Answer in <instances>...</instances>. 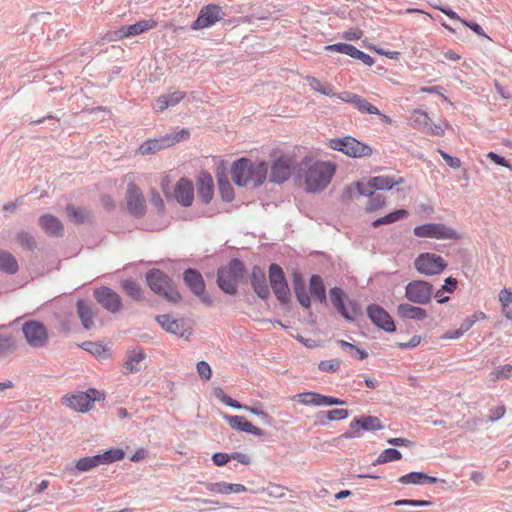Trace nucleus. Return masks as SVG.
Returning <instances> with one entry per match:
<instances>
[{
	"mask_svg": "<svg viewBox=\"0 0 512 512\" xmlns=\"http://www.w3.org/2000/svg\"><path fill=\"white\" fill-rule=\"evenodd\" d=\"M310 293L319 302L326 303V289L319 275H313L310 278Z\"/></svg>",
	"mask_w": 512,
	"mask_h": 512,
	"instance_id": "37",
	"label": "nucleus"
},
{
	"mask_svg": "<svg viewBox=\"0 0 512 512\" xmlns=\"http://www.w3.org/2000/svg\"><path fill=\"white\" fill-rule=\"evenodd\" d=\"M383 428L381 421L378 417L375 416H362L359 419H354L351 421L349 430L341 435V437L349 439V438H358L361 437V429L367 431L380 430Z\"/></svg>",
	"mask_w": 512,
	"mask_h": 512,
	"instance_id": "17",
	"label": "nucleus"
},
{
	"mask_svg": "<svg viewBox=\"0 0 512 512\" xmlns=\"http://www.w3.org/2000/svg\"><path fill=\"white\" fill-rule=\"evenodd\" d=\"M156 26L157 22L153 19L140 20L135 24L121 27L117 32H115V37L111 39L115 40L130 36H136L145 31L155 28Z\"/></svg>",
	"mask_w": 512,
	"mask_h": 512,
	"instance_id": "25",
	"label": "nucleus"
},
{
	"mask_svg": "<svg viewBox=\"0 0 512 512\" xmlns=\"http://www.w3.org/2000/svg\"><path fill=\"white\" fill-rule=\"evenodd\" d=\"M99 465H100L99 459H98L97 455H95V456H91V457L80 458L76 462L75 468L79 472H87V471L94 469L95 467H97Z\"/></svg>",
	"mask_w": 512,
	"mask_h": 512,
	"instance_id": "46",
	"label": "nucleus"
},
{
	"mask_svg": "<svg viewBox=\"0 0 512 512\" xmlns=\"http://www.w3.org/2000/svg\"><path fill=\"white\" fill-rule=\"evenodd\" d=\"M354 106L362 113L380 115L379 109L361 96H358Z\"/></svg>",
	"mask_w": 512,
	"mask_h": 512,
	"instance_id": "48",
	"label": "nucleus"
},
{
	"mask_svg": "<svg viewBox=\"0 0 512 512\" xmlns=\"http://www.w3.org/2000/svg\"><path fill=\"white\" fill-rule=\"evenodd\" d=\"M224 419L227 421V423L229 424V426L234 429V430H238V431H243V432H246V433H249V434H252L254 436H258V437H261L264 435V430H262L261 428L259 427H256L255 425H253L251 422L247 421L244 417L242 416H238V415H235V416H231V415H226L224 417Z\"/></svg>",
	"mask_w": 512,
	"mask_h": 512,
	"instance_id": "27",
	"label": "nucleus"
},
{
	"mask_svg": "<svg viewBox=\"0 0 512 512\" xmlns=\"http://www.w3.org/2000/svg\"><path fill=\"white\" fill-rule=\"evenodd\" d=\"M330 300L336 310L348 321H353L360 312V308L354 301H347L345 292L339 287L330 289Z\"/></svg>",
	"mask_w": 512,
	"mask_h": 512,
	"instance_id": "13",
	"label": "nucleus"
},
{
	"mask_svg": "<svg viewBox=\"0 0 512 512\" xmlns=\"http://www.w3.org/2000/svg\"><path fill=\"white\" fill-rule=\"evenodd\" d=\"M125 452L120 448H112L102 454H98L99 464H111L124 458Z\"/></svg>",
	"mask_w": 512,
	"mask_h": 512,
	"instance_id": "40",
	"label": "nucleus"
},
{
	"mask_svg": "<svg viewBox=\"0 0 512 512\" xmlns=\"http://www.w3.org/2000/svg\"><path fill=\"white\" fill-rule=\"evenodd\" d=\"M68 217L75 223H83L88 218V213L81 208L74 207L73 205L67 206Z\"/></svg>",
	"mask_w": 512,
	"mask_h": 512,
	"instance_id": "49",
	"label": "nucleus"
},
{
	"mask_svg": "<svg viewBox=\"0 0 512 512\" xmlns=\"http://www.w3.org/2000/svg\"><path fill=\"white\" fill-rule=\"evenodd\" d=\"M402 458L400 451L394 448L385 449L375 460L374 465H381L388 462L398 461Z\"/></svg>",
	"mask_w": 512,
	"mask_h": 512,
	"instance_id": "44",
	"label": "nucleus"
},
{
	"mask_svg": "<svg viewBox=\"0 0 512 512\" xmlns=\"http://www.w3.org/2000/svg\"><path fill=\"white\" fill-rule=\"evenodd\" d=\"M418 238H432L436 240H460L461 235L452 227L443 223H426L413 229Z\"/></svg>",
	"mask_w": 512,
	"mask_h": 512,
	"instance_id": "7",
	"label": "nucleus"
},
{
	"mask_svg": "<svg viewBox=\"0 0 512 512\" xmlns=\"http://www.w3.org/2000/svg\"><path fill=\"white\" fill-rule=\"evenodd\" d=\"M22 333L27 343L34 348H40L46 345L48 341V332L44 324L36 320H30L22 325Z\"/></svg>",
	"mask_w": 512,
	"mask_h": 512,
	"instance_id": "15",
	"label": "nucleus"
},
{
	"mask_svg": "<svg viewBox=\"0 0 512 512\" xmlns=\"http://www.w3.org/2000/svg\"><path fill=\"white\" fill-rule=\"evenodd\" d=\"M251 284L255 293L260 298H267L269 290L266 284L265 273L262 269L255 267L252 271Z\"/></svg>",
	"mask_w": 512,
	"mask_h": 512,
	"instance_id": "31",
	"label": "nucleus"
},
{
	"mask_svg": "<svg viewBox=\"0 0 512 512\" xmlns=\"http://www.w3.org/2000/svg\"><path fill=\"white\" fill-rule=\"evenodd\" d=\"M223 11L219 5L208 4L204 6L197 17L192 23L193 30H200L212 26L223 18Z\"/></svg>",
	"mask_w": 512,
	"mask_h": 512,
	"instance_id": "18",
	"label": "nucleus"
},
{
	"mask_svg": "<svg viewBox=\"0 0 512 512\" xmlns=\"http://www.w3.org/2000/svg\"><path fill=\"white\" fill-rule=\"evenodd\" d=\"M305 80L309 87L318 93H321L326 96H335L334 86L331 84H322L320 80L313 76H306Z\"/></svg>",
	"mask_w": 512,
	"mask_h": 512,
	"instance_id": "38",
	"label": "nucleus"
},
{
	"mask_svg": "<svg viewBox=\"0 0 512 512\" xmlns=\"http://www.w3.org/2000/svg\"><path fill=\"white\" fill-rule=\"evenodd\" d=\"M172 179L168 173H163L160 176V187L167 198L170 197L169 189Z\"/></svg>",
	"mask_w": 512,
	"mask_h": 512,
	"instance_id": "59",
	"label": "nucleus"
},
{
	"mask_svg": "<svg viewBox=\"0 0 512 512\" xmlns=\"http://www.w3.org/2000/svg\"><path fill=\"white\" fill-rule=\"evenodd\" d=\"M433 295V285L424 280H414L405 287V297L418 305L428 304Z\"/></svg>",
	"mask_w": 512,
	"mask_h": 512,
	"instance_id": "11",
	"label": "nucleus"
},
{
	"mask_svg": "<svg viewBox=\"0 0 512 512\" xmlns=\"http://www.w3.org/2000/svg\"><path fill=\"white\" fill-rule=\"evenodd\" d=\"M337 344L341 348L349 350V352L354 357L358 358L359 360H363V359L367 358V356H368V354L365 350H362V349L358 348L357 346H355L354 344H351L345 340H338Z\"/></svg>",
	"mask_w": 512,
	"mask_h": 512,
	"instance_id": "50",
	"label": "nucleus"
},
{
	"mask_svg": "<svg viewBox=\"0 0 512 512\" xmlns=\"http://www.w3.org/2000/svg\"><path fill=\"white\" fill-rule=\"evenodd\" d=\"M369 197L365 209L367 212H374L383 208L386 204V198L382 195H367Z\"/></svg>",
	"mask_w": 512,
	"mask_h": 512,
	"instance_id": "47",
	"label": "nucleus"
},
{
	"mask_svg": "<svg viewBox=\"0 0 512 512\" xmlns=\"http://www.w3.org/2000/svg\"><path fill=\"white\" fill-rule=\"evenodd\" d=\"M512 366L509 364L503 365L492 372L493 380H503L510 377Z\"/></svg>",
	"mask_w": 512,
	"mask_h": 512,
	"instance_id": "55",
	"label": "nucleus"
},
{
	"mask_svg": "<svg viewBox=\"0 0 512 512\" xmlns=\"http://www.w3.org/2000/svg\"><path fill=\"white\" fill-rule=\"evenodd\" d=\"M327 146L330 149L342 152L351 158L369 157L373 153V150L369 145L358 141L352 136L329 139Z\"/></svg>",
	"mask_w": 512,
	"mask_h": 512,
	"instance_id": "5",
	"label": "nucleus"
},
{
	"mask_svg": "<svg viewBox=\"0 0 512 512\" xmlns=\"http://www.w3.org/2000/svg\"><path fill=\"white\" fill-rule=\"evenodd\" d=\"M414 267L420 274L433 276L442 273L446 269L447 263L440 255L425 252L416 257Z\"/></svg>",
	"mask_w": 512,
	"mask_h": 512,
	"instance_id": "10",
	"label": "nucleus"
},
{
	"mask_svg": "<svg viewBox=\"0 0 512 512\" xmlns=\"http://www.w3.org/2000/svg\"><path fill=\"white\" fill-rule=\"evenodd\" d=\"M349 413L347 409H333L326 412V418L330 421L344 420L348 417Z\"/></svg>",
	"mask_w": 512,
	"mask_h": 512,
	"instance_id": "56",
	"label": "nucleus"
},
{
	"mask_svg": "<svg viewBox=\"0 0 512 512\" xmlns=\"http://www.w3.org/2000/svg\"><path fill=\"white\" fill-rule=\"evenodd\" d=\"M98 395L99 392L96 389H90L88 392H76L65 395L62 398V403L77 412L85 413L93 408Z\"/></svg>",
	"mask_w": 512,
	"mask_h": 512,
	"instance_id": "12",
	"label": "nucleus"
},
{
	"mask_svg": "<svg viewBox=\"0 0 512 512\" xmlns=\"http://www.w3.org/2000/svg\"><path fill=\"white\" fill-rule=\"evenodd\" d=\"M146 280L156 294L164 297L171 303H177L180 301L181 296L177 289L174 287L172 280L162 271L153 269L146 275Z\"/></svg>",
	"mask_w": 512,
	"mask_h": 512,
	"instance_id": "4",
	"label": "nucleus"
},
{
	"mask_svg": "<svg viewBox=\"0 0 512 512\" xmlns=\"http://www.w3.org/2000/svg\"><path fill=\"white\" fill-rule=\"evenodd\" d=\"M398 481L404 485L424 483L434 484L437 482V478L429 476L423 472H411L399 477Z\"/></svg>",
	"mask_w": 512,
	"mask_h": 512,
	"instance_id": "35",
	"label": "nucleus"
},
{
	"mask_svg": "<svg viewBox=\"0 0 512 512\" xmlns=\"http://www.w3.org/2000/svg\"><path fill=\"white\" fill-rule=\"evenodd\" d=\"M367 314L370 320L379 328L394 332L396 327L390 314L381 306L372 304L367 308Z\"/></svg>",
	"mask_w": 512,
	"mask_h": 512,
	"instance_id": "22",
	"label": "nucleus"
},
{
	"mask_svg": "<svg viewBox=\"0 0 512 512\" xmlns=\"http://www.w3.org/2000/svg\"><path fill=\"white\" fill-rule=\"evenodd\" d=\"M232 459L230 455L227 453H215L212 457V460L216 466H223Z\"/></svg>",
	"mask_w": 512,
	"mask_h": 512,
	"instance_id": "63",
	"label": "nucleus"
},
{
	"mask_svg": "<svg viewBox=\"0 0 512 512\" xmlns=\"http://www.w3.org/2000/svg\"><path fill=\"white\" fill-rule=\"evenodd\" d=\"M206 489L215 494H231L245 492L247 488L242 484H232L224 481L204 483Z\"/></svg>",
	"mask_w": 512,
	"mask_h": 512,
	"instance_id": "30",
	"label": "nucleus"
},
{
	"mask_svg": "<svg viewBox=\"0 0 512 512\" xmlns=\"http://www.w3.org/2000/svg\"><path fill=\"white\" fill-rule=\"evenodd\" d=\"M363 36V31L359 28H350L349 30L345 31L343 34V38L348 41H356L361 39Z\"/></svg>",
	"mask_w": 512,
	"mask_h": 512,
	"instance_id": "60",
	"label": "nucleus"
},
{
	"mask_svg": "<svg viewBox=\"0 0 512 512\" xmlns=\"http://www.w3.org/2000/svg\"><path fill=\"white\" fill-rule=\"evenodd\" d=\"M433 8H435L437 10H440L442 13L447 15L450 19L461 22L464 26L470 28L477 35H479V36H486L483 28L479 24L474 23V22H468L465 19H462L452 9H450L448 7L439 6V5H433Z\"/></svg>",
	"mask_w": 512,
	"mask_h": 512,
	"instance_id": "32",
	"label": "nucleus"
},
{
	"mask_svg": "<svg viewBox=\"0 0 512 512\" xmlns=\"http://www.w3.org/2000/svg\"><path fill=\"white\" fill-rule=\"evenodd\" d=\"M128 180L127 191H126V204L130 214L141 217L146 212V201L141 189L135 183L134 174L126 175Z\"/></svg>",
	"mask_w": 512,
	"mask_h": 512,
	"instance_id": "9",
	"label": "nucleus"
},
{
	"mask_svg": "<svg viewBox=\"0 0 512 512\" xmlns=\"http://www.w3.org/2000/svg\"><path fill=\"white\" fill-rule=\"evenodd\" d=\"M17 242L27 250H33L36 247L34 238L27 232L21 231L16 235Z\"/></svg>",
	"mask_w": 512,
	"mask_h": 512,
	"instance_id": "51",
	"label": "nucleus"
},
{
	"mask_svg": "<svg viewBox=\"0 0 512 512\" xmlns=\"http://www.w3.org/2000/svg\"><path fill=\"white\" fill-rule=\"evenodd\" d=\"M341 360L340 359H330L323 360L318 364V368L322 372L334 373L340 369Z\"/></svg>",
	"mask_w": 512,
	"mask_h": 512,
	"instance_id": "52",
	"label": "nucleus"
},
{
	"mask_svg": "<svg viewBox=\"0 0 512 512\" xmlns=\"http://www.w3.org/2000/svg\"><path fill=\"white\" fill-rule=\"evenodd\" d=\"M335 171L336 166L331 162L315 161L306 164L301 175L305 190L312 193L324 190L330 184Z\"/></svg>",
	"mask_w": 512,
	"mask_h": 512,
	"instance_id": "2",
	"label": "nucleus"
},
{
	"mask_svg": "<svg viewBox=\"0 0 512 512\" xmlns=\"http://www.w3.org/2000/svg\"><path fill=\"white\" fill-rule=\"evenodd\" d=\"M16 258L5 250H0V270L8 274H15L18 271Z\"/></svg>",
	"mask_w": 512,
	"mask_h": 512,
	"instance_id": "36",
	"label": "nucleus"
},
{
	"mask_svg": "<svg viewBox=\"0 0 512 512\" xmlns=\"http://www.w3.org/2000/svg\"><path fill=\"white\" fill-rule=\"evenodd\" d=\"M440 155L445 160L447 165L452 168H459L461 166V161L459 158H455L444 152L443 150H439Z\"/></svg>",
	"mask_w": 512,
	"mask_h": 512,
	"instance_id": "62",
	"label": "nucleus"
},
{
	"mask_svg": "<svg viewBox=\"0 0 512 512\" xmlns=\"http://www.w3.org/2000/svg\"><path fill=\"white\" fill-rule=\"evenodd\" d=\"M395 506L410 505V506H430L431 502L427 500H411L402 499L394 502Z\"/></svg>",
	"mask_w": 512,
	"mask_h": 512,
	"instance_id": "58",
	"label": "nucleus"
},
{
	"mask_svg": "<svg viewBox=\"0 0 512 512\" xmlns=\"http://www.w3.org/2000/svg\"><path fill=\"white\" fill-rule=\"evenodd\" d=\"M397 315L402 319L422 321L427 318V311L419 306L401 303L397 307Z\"/></svg>",
	"mask_w": 512,
	"mask_h": 512,
	"instance_id": "28",
	"label": "nucleus"
},
{
	"mask_svg": "<svg viewBox=\"0 0 512 512\" xmlns=\"http://www.w3.org/2000/svg\"><path fill=\"white\" fill-rule=\"evenodd\" d=\"M168 102H167V97L165 95H161L160 97H158L155 101V104L153 106V109L156 111V112H163L164 110H166L168 108Z\"/></svg>",
	"mask_w": 512,
	"mask_h": 512,
	"instance_id": "64",
	"label": "nucleus"
},
{
	"mask_svg": "<svg viewBox=\"0 0 512 512\" xmlns=\"http://www.w3.org/2000/svg\"><path fill=\"white\" fill-rule=\"evenodd\" d=\"M171 196L183 207H189L194 201V184L185 177L180 178L175 184Z\"/></svg>",
	"mask_w": 512,
	"mask_h": 512,
	"instance_id": "20",
	"label": "nucleus"
},
{
	"mask_svg": "<svg viewBox=\"0 0 512 512\" xmlns=\"http://www.w3.org/2000/svg\"><path fill=\"white\" fill-rule=\"evenodd\" d=\"M150 202H151L152 206L159 213H163L164 212V210H165L164 201H163L160 193L157 190H155V189H152L151 192H150Z\"/></svg>",
	"mask_w": 512,
	"mask_h": 512,
	"instance_id": "53",
	"label": "nucleus"
},
{
	"mask_svg": "<svg viewBox=\"0 0 512 512\" xmlns=\"http://www.w3.org/2000/svg\"><path fill=\"white\" fill-rule=\"evenodd\" d=\"M122 288L125 293L130 296L134 300H141L143 298V293L140 286L132 280H125L122 283Z\"/></svg>",
	"mask_w": 512,
	"mask_h": 512,
	"instance_id": "45",
	"label": "nucleus"
},
{
	"mask_svg": "<svg viewBox=\"0 0 512 512\" xmlns=\"http://www.w3.org/2000/svg\"><path fill=\"white\" fill-rule=\"evenodd\" d=\"M197 372L205 380H209L212 376V370L210 365L205 361L197 363Z\"/></svg>",
	"mask_w": 512,
	"mask_h": 512,
	"instance_id": "57",
	"label": "nucleus"
},
{
	"mask_svg": "<svg viewBox=\"0 0 512 512\" xmlns=\"http://www.w3.org/2000/svg\"><path fill=\"white\" fill-rule=\"evenodd\" d=\"M269 280L271 288L281 303H288L290 300V290L282 268L277 264L269 267Z\"/></svg>",
	"mask_w": 512,
	"mask_h": 512,
	"instance_id": "16",
	"label": "nucleus"
},
{
	"mask_svg": "<svg viewBox=\"0 0 512 512\" xmlns=\"http://www.w3.org/2000/svg\"><path fill=\"white\" fill-rule=\"evenodd\" d=\"M77 313L85 329L94 327L93 318L95 313L85 300H79L77 302Z\"/></svg>",
	"mask_w": 512,
	"mask_h": 512,
	"instance_id": "34",
	"label": "nucleus"
},
{
	"mask_svg": "<svg viewBox=\"0 0 512 512\" xmlns=\"http://www.w3.org/2000/svg\"><path fill=\"white\" fill-rule=\"evenodd\" d=\"M268 167L263 161L253 162L248 158H240L234 162L231 169L232 180L238 186L252 184L260 186L267 176Z\"/></svg>",
	"mask_w": 512,
	"mask_h": 512,
	"instance_id": "1",
	"label": "nucleus"
},
{
	"mask_svg": "<svg viewBox=\"0 0 512 512\" xmlns=\"http://www.w3.org/2000/svg\"><path fill=\"white\" fill-rule=\"evenodd\" d=\"M402 177H392L388 175L375 176L369 179L367 183L354 182L347 186L343 191L342 198L345 201L352 200L360 195H372L373 190H390L392 187L402 184Z\"/></svg>",
	"mask_w": 512,
	"mask_h": 512,
	"instance_id": "3",
	"label": "nucleus"
},
{
	"mask_svg": "<svg viewBox=\"0 0 512 512\" xmlns=\"http://www.w3.org/2000/svg\"><path fill=\"white\" fill-rule=\"evenodd\" d=\"M39 225L44 232L51 236H62L64 227L62 223L53 215L45 214L39 218Z\"/></svg>",
	"mask_w": 512,
	"mask_h": 512,
	"instance_id": "29",
	"label": "nucleus"
},
{
	"mask_svg": "<svg viewBox=\"0 0 512 512\" xmlns=\"http://www.w3.org/2000/svg\"><path fill=\"white\" fill-rule=\"evenodd\" d=\"M243 274V263L238 259H233L226 267L218 270L217 283L225 293L234 295L237 292V284L243 277Z\"/></svg>",
	"mask_w": 512,
	"mask_h": 512,
	"instance_id": "6",
	"label": "nucleus"
},
{
	"mask_svg": "<svg viewBox=\"0 0 512 512\" xmlns=\"http://www.w3.org/2000/svg\"><path fill=\"white\" fill-rule=\"evenodd\" d=\"M190 132L187 129H181L178 132L165 135L160 139H150L142 143L138 149L141 155L154 154L162 149L171 147L180 141L188 139Z\"/></svg>",
	"mask_w": 512,
	"mask_h": 512,
	"instance_id": "8",
	"label": "nucleus"
},
{
	"mask_svg": "<svg viewBox=\"0 0 512 512\" xmlns=\"http://www.w3.org/2000/svg\"><path fill=\"white\" fill-rule=\"evenodd\" d=\"M295 166V160L292 156L282 155L272 165L271 178L277 183L285 182L291 175Z\"/></svg>",
	"mask_w": 512,
	"mask_h": 512,
	"instance_id": "21",
	"label": "nucleus"
},
{
	"mask_svg": "<svg viewBox=\"0 0 512 512\" xmlns=\"http://www.w3.org/2000/svg\"><path fill=\"white\" fill-rule=\"evenodd\" d=\"M14 343L9 337H0V357H5L14 350Z\"/></svg>",
	"mask_w": 512,
	"mask_h": 512,
	"instance_id": "54",
	"label": "nucleus"
},
{
	"mask_svg": "<svg viewBox=\"0 0 512 512\" xmlns=\"http://www.w3.org/2000/svg\"><path fill=\"white\" fill-rule=\"evenodd\" d=\"M145 354L141 349L131 351L123 365L124 373H135L141 369Z\"/></svg>",
	"mask_w": 512,
	"mask_h": 512,
	"instance_id": "33",
	"label": "nucleus"
},
{
	"mask_svg": "<svg viewBox=\"0 0 512 512\" xmlns=\"http://www.w3.org/2000/svg\"><path fill=\"white\" fill-rule=\"evenodd\" d=\"M81 347L99 359H107L110 357L109 349L100 343L87 341L84 342Z\"/></svg>",
	"mask_w": 512,
	"mask_h": 512,
	"instance_id": "41",
	"label": "nucleus"
},
{
	"mask_svg": "<svg viewBox=\"0 0 512 512\" xmlns=\"http://www.w3.org/2000/svg\"><path fill=\"white\" fill-rule=\"evenodd\" d=\"M293 401H297L303 405L310 406H329V405H343L344 401L341 399L325 396L316 392H304L299 393L292 398Z\"/></svg>",
	"mask_w": 512,
	"mask_h": 512,
	"instance_id": "19",
	"label": "nucleus"
},
{
	"mask_svg": "<svg viewBox=\"0 0 512 512\" xmlns=\"http://www.w3.org/2000/svg\"><path fill=\"white\" fill-rule=\"evenodd\" d=\"M160 326L168 333L188 340L192 335V326L187 319H174L168 314L159 315L156 318Z\"/></svg>",
	"mask_w": 512,
	"mask_h": 512,
	"instance_id": "14",
	"label": "nucleus"
},
{
	"mask_svg": "<svg viewBox=\"0 0 512 512\" xmlns=\"http://www.w3.org/2000/svg\"><path fill=\"white\" fill-rule=\"evenodd\" d=\"M184 281L187 286L191 289V291L201 298V300L206 304H211V299L204 295L205 291V283L202 275L195 269H187L184 272Z\"/></svg>",
	"mask_w": 512,
	"mask_h": 512,
	"instance_id": "24",
	"label": "nucleus"
},
{
	"mask_svg": "<svg viewBox=\"0 0 512 512\" xmlns=\"http://www.w3.org/2000/svg\"><path fill=\"white\" fill-rule=\"evenodd\" d=\"M408 215V212L407 210L405 209H399V210H396V211H393L383 217H380L378 219H376L373 223H372V226L373 227H379L381 225H387V224H391V223H394V222H397L403 218H405L406 216Z\"/></svg>",
	"mask_w": 512,
	"mask_h": 512,
	"instance_id": "39",
	"label": "nucleus"
},
{
	"mask_svg": "<svg viewBox=\"0 0 512 512\" xmlns=\"http://www.w3.org/2000/svg\"><path fill=\"white\" fill-rule=\"evenodd\" d=\"M197 190L201 200L208 204L214 195V182L210 173L202 171L197 177Z\"/></svg>",
	"mask_w": 512,
	"mask_h": 512,
	"instance_id": "26",
	"label": "nucleus"
},
{
	"mask_svg": "<svg viewBox=\"0 0 512 512\" xmlns=\"http://www.w3.org/2000/svg\"><path fill=\"white\" fill-rule=\"evenodd\" d=\"M499 301L505 317L512 320V293L506 288L501 290L499 293Z\"/></svg>",
	"mask_w": 512,
	"mask_h": 512,
	"instance_id": "43",
	"label": "nucleus"
},
{
	"mask_svg": "<svg viewBox=\"0 0 512 512\" xmlns=\"http://www.w3.org/2000/svg\"><path fill=\"white\" fill-rule=\"evenodd\" d=\"M165 96L167 97L168 106L170 107L177 105L181 100L185 98L186 94L181 91H176Z\"/></svg>",
	"mask_w": 512,
	"mask_h": 512,
	"instance_id": "61",
	"label": "nucleus"
},
{
	"mask_svg": "<svg viewBox=\"0 0 512 512\" xmlns=\"http://www.w3.org/2000/svg\"><path fill=\"white\" fill-rule=\"evenodd\" d=\"M94 296L98 303L112 313H116L121 308L120 296L108 287H100L95 290Z\"/></svg>",
	"mask_w": 512,
	"mask_h": 512,
	"instance_id": "23",
	"label": "nucleus"
},
{
	"mask_svg": "<svg viewBox=\"0 0 512 512\" xmlns=\"http://www.w3.org/2000/svg\"><path fill=\"white\" fill-rule=\"evenodd\" d=\"M294 290L299 303L309 309L311 306V300L308 293L305 291V287L302 283L301 277L295 275Z\"/></svg>",
	"mask_w": 512,
	"mask_h": 512,
	"instance_id": "42",
	"label": "nucleus"
}]
</instances>
